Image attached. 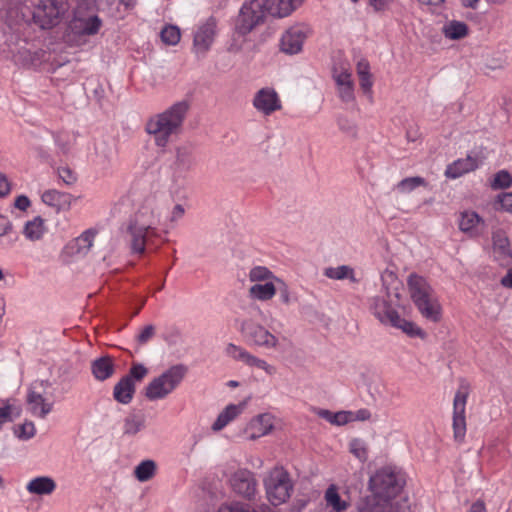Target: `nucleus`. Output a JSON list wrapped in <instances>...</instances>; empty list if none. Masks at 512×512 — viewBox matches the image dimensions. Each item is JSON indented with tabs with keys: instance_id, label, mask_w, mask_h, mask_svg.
Wrapping results in <instances>:
<instances>
[{
	"instance_id": "obj_46",
	"label": "nucleus",
	"mask_w": 512,
	"mask_h": 512,
	"mask_svg": "<svg viewBox=\"0 0 512 512\" xmlns=\"http://www.w3.org/2000/svg\"><path fill=\"white\" fill-rule=\"evenodd\" d=\"M276 277L273 276L272 272L263 266H257L251 269L249 273V279L251 282H261V281H271V279L275 280Z\"/></svg>"
},
{
	"instance_id": "obj_59",
	"label": "nucleus",
	"mask_w": 512,
	"mask_h": 512,
	"mask_svg": "<svg viewBox=\"0 0 512 512\" xmlns=\"http://www.w3.org/2000/svg\"><path fill=\"white\" fill-rule=\"evenodd\" d=\"M12 229L10 220L3 215H0V237L7 234Z\"/></svg>"
},
{
	"instance_id": "obj_27",
	"label": "nucleus",
	"mask_w": 512,
	"mask_h": 512,
	"mask_svg": "<svg viewBox=\"0 0 512 512\" xmlns=\"http://www.w3.org/2000/svg\"><path fill=\"white\" fill-rule=\"evenodd\" d=\"M477 167L478 160L471 156H467L464 159H458L448 165L445 174L449 178L456 179L465 173L475 170Z\"/></svg>"
},
{
	"instance_id": "obj_45",
	"label": "nucleus",
	"mask_w": 512,
	"mask_h": 512,
	"mask_svg": "<svg viewBox=\"0 0 512 512\" xmlns=\"http://www.w3.org/2000/svg\"><path fill=\"white\" fill-rule=\"evenodd\" d=\"M161 40L167 45H176L180 41V30L177 26L167 25L161 33Z\"/></svg>"
},
{
	"instance_id": "obj_23",
	"label": "nucleus",
	"mask_w": 512,
	"mask_h": 512,
	"mask_svg": "<svg viewBox=\"0 0 512 512\" xmlns=\"http://www.w3.org/2000/svg\"><path fill=\"white\" fill-rule=\"evenodd\" d=\"M56 487L55 480L50 476H37L26 484V490L29 494L40 497L53 494Z\"/></svg>"
},
{
	"instance_id": "obj_35",
	"label": "nucleus",
	"mask_w": 512,
	"mask_h": 512,
	"mask_svg": "<svg viewBox=\"0 0 512 512\" xmlns=\"http://www.w3.org/2000/svg\"><path fill=\"white\" fill-rule=\"evenodd\" d=\"M317 415L328 421L329 423L337 426L345 425L352 421L353 415L351 411H339L333 413L326 409H319Z\"/></svg>"
},
{
	"instance_id": "obj_54",
	"label": "nucleus",
	"mask_w": 512,
	"mask_h": 512,
	"mask_svg": "<svg viewBox=\"0 0 512 512\" xmlns=\"http://www.w3.org/2000/svg\"><path fill=\"white\" fill-rule=\"evenodd\" d=\"M155 335V326L152 324L146 325L137 336V342L141 345L146 344Z\"/></svg>"
},
{
	"instance_id": "obj_31",
	"label": "nucleus",
	"mask_w": 512,
	"mask_h": 512,
	"mask_svg": "<svg viewBox=\"0 0 512 512\" xmlns=\"http://www.w3.org/2000/svg\"><path fill=\"white\" fill-rule=\"evenodd\" d=\"M484 224V220L474 211H464L459 220V228L470 236H477V227Z\"/></svg>"
},
{
	"instance_id": "obj_49",
	"label": "nucleus",
	"mask_w": 512,
	"mask_h": 512,
	"mask_svg": "<svg viewBox=\"0 0 512 512\" xmlns=\"http://www.w3.org/2000/svg\"><path fill=\"white\" fill-rule=\"evenodd\" d=\"M332 74H352L349 61L341 56L335 57L332 65Z\"/></svg>"
},
{
	"instance_id": "obj_42",
	"label": "nucleus",
	"mask_w": 512,
	"mask_h": 512,
	"mask_svg": "<svg viewBox=\"0 0 512 512\" xmlns=\"http://www.w3.org/2000/svg\"><path fill=\"white\" fill-rule=\"evenodd\" d=\"M420 186H426V181L423 177L414 176L402 179L394 189L401 194L410 193Z\"/></svg>"
},
{
	"instance_id": "obj_33",
	"label": "nucleus",
	"mask_w": 512,
	"mask_h": 512,
	"mask_svg": "<svg viewBox=\"0 0 512 512\" xmlns=\"http://www.w3.org/2000/svg\"><path fill=\"white\" fill-rule=\"evenodd\" d=\"M276 282L267 281L264 284L257 283L250 287L249 295L260 301L270 300L276 294Z\"/></svg>"
},
{
	"instance_id": "obj_44",
	"label": "nucleus",
	"mask_w": 512,
	"mask_h": 512,
	"mask_svg": "<svg viewBox=\"0 0 512 512\" xmlns=\"http://www.w3.org/2000/svg\"><path fill=\"white\" fill-rule=\"evenodd\" d=\"M349 451L361 462L368 459L367 445L362 439H352L349 443Z\"/></svg>"
},
{
	"instance_id": "obj_50",
	"label": "nucleus",
	"mask_w": 512,
	"mask_h": 512,
	"mask_svg": "<svg viewBox=\"0 0 512 512\" xmlns=\"http://www.w3.org/2000/svg\"><path fill=\"white\" fill-rule=\"evenodd\" d=\"M35 432L36 429L34 423L31 421H26L19 426V429L16 433L20 439L28 440L35 435Z\"/></svg>"
},
{
	"instance_id": "obj_37",
	"label": "nucleus",
	"mask_w": 512,
	"mask_h": 512,
	"mask_svg": "<svg viewBox=\"0 0 512 512\" xmlns=\"http://www.w3.org/2000/svg\"><path fill=\"white\" fill-rule=\"evenodd\" d=\"M324 275L329 279H335V280L349 279L353 283L358 282V279L355 278L354 269L348 265H341L338 267H328L324 270Z\"/></svg>"
},
{
	"instance_id": "obj_4",
	"label": "nucleus",
	"mask_w": 512,
	"mask_h": 512,
	"mask_svg": "<svg viewBox=\"0 0 512 512\" xmlns=\"http://www.w3.org/2000/svg\"><path fill=\"white\" fill-rule=\"evenodd\" d=\"M371 310L381 323L400 329L411 337H425V332L421 328L413 322L401 318L387 298L380 296L374 297L371 303Z\"/></svg>"
},
{
	"instance_id": "obj_57",
	"label": "nucleus",
	"mask_w": 512,
	"mask_h": 512,
	"mask_svg": "<svg viewBox=\"0 0 512 512\" xmlns=\"http://www.w3.org/2000/svg\"><path fill=\"white\" fill-rule=\"evenodd\" d=\"M10 183L5 174L0 173V197H5L10 192Z\"/></svg>"
},
{
	"instance_id": "obj_47",
	"label": "nucleus",
	"mask_w": 512,
	"mask_h": 512,
	"mask_svg": "<svg viewBox=\"0 0 512 512\" xmlns=\"http://www.w3.org/2000/svg\"><path fill=\"white\" fill-rule=\"evenodd\" d=\"M494 207L496 210L512 213V192H503L498 194Z\"/></svg>"
},
{
	"instance_id": "obj_52",
	"label": "nucleus",
	"mask_w": 512,
	"mask_h": 512,
	"mask_svg": "<svg viewBox=\"0 0 512 512\" xmlns=\"http://www.w3.org/2000/svg\"><path fill=\"white\" fill-rule=\"evenodd\" d=\"M58 176L66 185H73L77 180L76 174L69 167L59 168Z\"/></svg>"
},
{
	"instance_id": "obj_41",
	"label": "nucleus",
	"mask_w": 512,
	"mask_h": 512,
	"mask_svg": "<svg viewBox=\"0 0 512 512\" xmlns=\"http://www.w3.org/2000/svg\"><path fill=\"white\" fill-rule=\"evenodd\" d=\"M156 472V464L153 460H144L134 469V475L140 482L150 480Z\"/></svg>"
},
{
	"instance_id": "obj_60",
	"label": "nucleus",
	"mask_w": 512,
	"mask_h": 512,
	"mask_svg": "<svg viewBox=\"0 0 512 512\" xmlns=\"http://www.w3.org/2000/svg\"><path fill=\"white\" fill-rule=\"evenodd\" d=\"M353 418L352 421L359 420V421H365L370 419L371 413L367 409H360L356 412H352Z\"/></svg>"
},
{
	"instance_id": "obj_40",
	"label": "nucleus",
	"mask_w": 512,
	"mask_h": 512,
	"mask_svg": "<svg viewBox=\"0 0 512 512\" xmlns=\"http://www.w3.org/2000/svg\"><path fill=\"white\" fill-rule=\"evenodd\" d=\"M144 417L137 414H129L124 419L123 433L124 435L133 436L144 428Z\"/></svg>"
},
{
	"instance_id": "obj_16",
	"label": "nucleus",
	"mask_w": 512,
	"mask_h": 512,
	"mask_svg": "<svg viewBox=\"0 0 512 512\" xmlns=\"http://www.w3.org/2000/svg\"><path fill=\"white\" fill-rule=\"evenodd\" d=\"M231 487L235 493L253 499L257 491V481L254 474L247 469L237 470L230 479Z\"/></svg>"
},
{
	"instance_id": "obj_13",
	"label": "nucleus",
	"mask_w": 512,
	"mask_h": 512,
	"mask_svg": "<svg viewBox=\"0 0 512 512\" xmlns=\"http://www.w3.org/2000/svg\"><path fill=\"white\" fill-rule=\"evenodd\" d=\"M216 33V21L209 18L196 30L193 38V52L198 58H203L209 51Z\"/></svg>"
},
{
	"instance_id": "obj_43",
	"label": "nucleus",
	"mask_w": 512,
	"mask_h": 512,
	"mask_svg": "<svg viewBox=\"0 0 512 512\" xmlns=\"http://www.w3.org/2000/svg\"><path fill=\"white\" fill-rule=\"evenodd\" d=\"M512 185V176L506 170L498 171L490 181L493 190L506 189Z\"/></svg>"
},
{
	"instance_id": "obj_36",
	"label": "nucleus",
	"mask_w": 512,
	"mask_h": 512,
	"mask_svg": "<svg viewBox=\"0 0 512 512\" xmlns=\"http://www.w3.org/2000/svg\"><path fill=\"white\" fill-rule=\"evenodd\" d=\"M442 31L446 38L459 40L467 36L468 26L462 21L452 20L443 26Z\"/></svg>"
},
{
	"instance_id": "obj_39",
	"label": "nucleus",
	"mask_w": 512,
	"mask_h": 512,
	"mask_svg": "<svg viewBox=\"0 0 512 512\" xmlns=\"http://www.w3.org/2000/svg\"><path fill=\"white\" fill-rule=\"evenodd\" d=\"M357 74L359 76L360 87L364 93H371L373 82L371 80L370 64L367 60L361 59L358 61Z\"/></svg>"
},
{
	"instance_id": "obj_17",
	"label": "nucleus",
	"mask_w": 512,
	"mask_h": 512,
	"mask_svg": "<svg viewBox=\"0 0 512 512\" xmlns=\"http://www.w3.org/2000/svg\"><path fill=\"white\" fill-rule=\"evenodd\" d=\"M225 353L227 356L237 361H241L248 366L257 367L261 370H264L268 375H274L276 373V368L273 365H270L265 360L250 354L244 348L233 343H229L226 346Z\"/></svg>"
},
{
	"instance_id": "obj_15",
	"label": "nucleus",
	"mask_w": 512,
	"mask_h": 512,
	"mask_svg": "<svg viewBox=\"0 0 512 512\" xmlns=\"http://www.w3.org/2000/svg\"><path fill=\"white\" fill-rule=\"evenodd\" d=\"M467 397V392L458 390L453 400V431L454 439L457 442H462L466 434L465 407Z\"/></svg>"
},
{
	"instance_id": "obj_28",
	"label": "nucleus",
	"mask_w": 512,
	"mask_h": 512,
	"mask_svg": "<svg viewBox=\"0 0 512 512\" xmlns=\"http://www.w3.org/2000/svg\"><path fill=\"white\" fill-rule=\"evenodd\" d=\"M245 408V403L240 404H229L226 408L218 415L215 422L212 424L211 429L214 432L222 430L231 421H233Z\"/></svg>"
},
{
	"instance_id": "obj_58",
	"label": "nucleus",
	"mask_w": 512,
	"mask_h": 512,
	"mask_svg": "<svg viewBox=\"0 0 512 512\" xmlns=\"http://www.w3.org/2000/svg\"><path fill=\"white\" fill-rule=\"evenodd\" d=\"M30 204L31 202L29 198L25 195L18 196L14 202V206L21 211H25L30 206Z\"/></svg>"
},
{
	"instance_id": "obj_22",
	"label": "nucleus",
	"mask_w": 512,
	"mask_h": 512,
	"mask_svg": "<svg viewBox=\"0 0 512 512\" xmlns=\"http://www.w3.org/2000/svg\"><path fill=\"white\" fill-rule=\"evenodd\" d=\"M194 148L191 144H183L175 148V161L173 173L181 176L190 171L195 165Z\"/></svg>"
},
{
	"instance_id": "obj_19",
	"label": "nucleus",
	"mask_w": 512,
	"mask_h": 512,
	"mask_svg": "<svg viewBox=\"0 0 512 512\" xmlns=\"http://www.w3.org/2000/svg\"><path fill=\"white\" fill-rule=\"evenodd\" d=\"M266 16L260 9H254L251 2L242 6L237 20V30L240 34L250 33L257 25L264 22Z\"/></svg>"
},
{
	"instance_id": "obj_64",
	"label": "nucleus",
	"mask_w": 512,
	"mask_h": 512,
	"mask_svg": "<svg viewBox=\"0 0 512 512\" xmlns=\"http://www.w3.org/2000/svg\"><path fill=\"white\" fill-rule=\"evenodd\" d=\"M501 285L506 288H512V267L508 270L506 275L501 279Z\"/></svg>"
},
{
	"instance_id": "obj_21",
	"label": "nucleus",
	"mask_w": 512,
	"mask_h": 512,
	"mask_svg": "<svg viewBox=\"0 0 512 512\" xmlns=\"http://www.w3.org/2000/svg\"><path fill=\"white\" fill-rule=\"evenodd\" d=\"M359 512H399L398 502H393L374 493L365 497L358 505Z\"/></svg>"
},
{
	"instance_id": "obj_61",
	"label": "nucleus",
	"mask_w": 512,
	"mask_h": 512,
	"mask_svg": "<svg viewBox=\"0 0 512 512\" xmlns=\"http://www.w3.org/2000/svg\"><path fill=\"white\" fill-rule=\"evenodd\" d=\"M393 2H394V0H369V3L377 11L386 9Z\"/></svg>"
},
{
	"instance_id": "obj_18",
	"label": "nucleus",
	"mask_w": 512,
	"mask_h": 512,
	"mask_svg": "<svg viewBox=\"0 0 512 512\" xmlns=\"http://www.w3.org/2000/svg\"><path fill=\"white\" fill-rule=\"evenodd\" d=\"M492 245L494 259L501 266H508L512 263V249L507 233L497 228L492 231Z\"/></svg>"
},
{
	"instance_id": "obj_29",
	"label": "nucleus",
	"mask_w": 512,
	"mask_h": 512,
	"mask_svg": "<svg viewBox=\"0 0 512 512\" xmlns=\"http://www.w3.org/2000/svg\"><path fill=\"white\" fill-rule=\"evenodd\" d=\"M114 371L115 365L109 356H102L91 362V372L98 381L110 378Z\"/></svg>"
},
{
	"instance_id": "obj_8",
	"label": "nucleus",
	"mask_w": 512,
	"mask_h": 512,
	"mask_svg": "<svg viewBox=\"0 0 512 512\" xmlns=\"http://www.w3.org/2000/svg\"><path fill=\"white\" fill-rule=\"evenodd\" d=\"M267 498L274 506L286 502L293 490L289 474L283 468L276 467L264 480Z\"/></svg>"
},
{
	"instance_id": "obj_26",
	"label": "nucleus",
	"mask_w": 512,
	"mask_h": 512,
	"mask_svg": "<svg viewBox=\"0 0 512 512\" xmlns=\"http://www.w3.org/2000/svg\"><path fill=\"white\" fill-rule=\"evenodd\" d=\"M96 233L97 232L93 229L84 231L80 236L74 239L67 248L71 250L72 254L80 256L87 255L93 245Z\"/></svg>"
},
{
	"instance_id": "obj_48",
	"label": "nucleus",
	"mask_w": 512,
	"mask_h": 512,
	"mask_svg": "<svg viewBox=\"0 0 512 512\" xmlns=\"http://www.w3.org/2000/svg\"><path fill=\"white\" fill-rule=\"evenodd\" d=\"M337 91L340 99L343 102H352L355 99L354 96V82H347L337 85Z\"/></svg>"
},
{
	"instance_id": "obj_63",
	"label": "nucleus",
	"mask_w": 512,
	"mask_h": 512,
	"mask_svg": "<svg viewBox=\"0 0 512 512\" xmlns=\"http://www.w3.org/2000/svg\"><path fill=\"white\" fill-rule=\"evenodd\" d=\"M185 210L184 207L181 204H177L174 206L172 213H171V221H176L184 215Z\"/></svg>"
},
{
	"instance_id": "obj_53",
	"label": "nucleus",
	"mask_w": 512,
	"mask_h": 512,
	"mask_svg": "<svg viewBox=\"0 0 512 512\" xmlns=\"http://www.w3.org/2000/svg\"><path fill=\"white\" fill-rule=\"evenodd\" d=\"M276 281V292L279 294L280 301L284 304L290 303V292L288 286L280 279L275 278Z\"/></svg>"
},
{
	"instance_id": "obj_56",
	"label": "nucleus",
	"mask_w": 512,
	"mask_h": 512,
	"mask_svg": "<svg viewBox=\"0 0 512 512\" xmlns=\"http://www.w3.org/2000/svg\"><path fill=\"white\" fill-rule=\"evenodd\" d=\"M304 0H282L283 13H292Z\"/></svg>"
},
{
	"instance_id": "obj_51",
	"label": "nucleus",
	"mask_w": 512,
	"mask_h": 512,
	"mask_svg": "<svg viewBox=\"0 0 512 512\" xmlns=\"http://www.w3.org/2000/svg\"><path fill=\"white\" fill-rule=\"evenodd\" d=\"M148 373V369L140 363H135L131 366L129 373L126 376H130L131 380L141 381Z\"/></svg>"
},
{
	"instance_id": "obj_6",
	"label": "nucleus",
	"mask_w": 512,
	"mask_h": 512,
	"mask_svg": "<svg viewBox=\"0 0 512 512\" xmlns=\"http://www.w3.org/2000/svg\"><path fill=\"white\" fill-rule=\"evenodd\" d=\"M26 3V0H22ZM33 6L32 20L41 29L56 26L70 7V0H29Z\"/></svg>"
},
{
	"instance_id": "obj_55",
	"label": "nucleus",
	"mask_w": 512,
	"mask_h": 512,
	"mask_svg": "<svg viewBox=\"0 0 512 512\" xmlns=\"http://www.w3.org/2000/svg\"><path fill=\"white\" fill-rule=\"evenodd\" d=\"M218 512H250V510L244 504L234 502L221 505Z\"/></svg>"
},
{
	"instance_id": "obj_24",
	"label": "nucleus",
	"mask_w": 512,
	"mask_h": 512,
	"mask_svg": "<svg viewBox=\"0 0 512 512\" xmlns=\"http://www.w3.org/2000/svg\"><path fill=\"white\" fill-rule=\"evenodd\" d=\"M273 428L272 416L268 413L260 414L251 420L248 430L250 434L248 438L250 440L258 439L264 435H267Z\"/></svg>"
},
{
	"instance_id": "obj_12",
	"label": "nucleus",
	"mask_w": 512,
	"mask_h": 512,
	"mask_svg": "<svg viewBox=\"0 0 512 512\" xmlns=\"http://www.w3.org/2000/svg\"><path fill=\"white\" fill-rule=\"evenodd\" d=\"M240 330L247 341L255 346L273 349L278 345V338L260 324L243 321Z\"/></svg>"
},
{
	"instance_id": "obj_32",
	"label": "nucleus",
	"mask_w": 512,
	"mask_h": 512,
	"mask_svg": "<svg viewBox=\"0 0 512 512\" xmlns=\"http://www.w3.org/2000/svg\"><path fill=\"white\" fill-rule=\"evenodd\" d=\"M253 4L254 9H260L263 14L267 17L268 15L283 18L291 13H283L282 0H278L277 4L274 0H250Z\"/></svg>"
},
{
	"instance_id": "obj_20",
	"label": "nucleus",
	"mask_w": 512,
	"mask_h": 512,
	"mask_svg": "<svg viewBox=\"0 0 512 512\" xmlns=\"http://www.w3.org/2000/svg\"><path fill=\"white\" fill-rule=\"evenodd\" d=\"M253 106L264 115H271L282 107L277 92L268 87L262 88L256 92L253 99Z\"/></svg>"
},
{
	"instance_id": "obj_25",
	"label": "nucleus",
	"mask_w": 512,
	"mask_h": 512,
	"mask_svg": "<svg viewBox=\"0 0 512 512\" xmlns=\"http://www.w3.org/2000/svg\"><path fill=\"white\" fill-rule=\"evenodd\" d=\"M135 393V384L130 376L122 377L113 388L114 399L121 404H129Z\"/></svg>"
},
{
	"instance_id": "obj_5",
	"label": "nucleus",
	"mask_w": 512,
	"mask_h": 512,
	"mask_svg": "<svg viewBox=\"0 0 512 512\" xmlns=\"http://www.w3.org/2000/svg\"><path fill=\"white\" fill-rule=\"evenodd\" d=\"M188 368L184 364H176L155 377L146 387L144 394L150 401L166 398L183 381Z\"/></svg>"
},
{
	"instance_id": "obj_1",
	"label": "nucleus",
	"mask_w": 512,
	"mask_h": 512,
	"mask_svg": "<svg viewBox=\"0 0 512 512\" xmlns=\"http://www.w3.org/2000/svg\"><path fill=\"white\" fill-rule=\"evenodd\" d=\"M188 110V102L180 101L147 121L146 132L154 137L157 146L165 147L171 136L181 131Z\"/></svg>"
},
{
	"instance_id": "obj_2",
	"label": "nucleus",
	"mask_w": 512,
	"mask_h": 512,
	"mask_svg": "<svg viewBox=\"0 0 512 512\" xmlns=\"http://www.w3.org/2000/svg\"><path fill=\"white\" fill-rule=\"evenodd\" d=\"M407 286L410 297L422 317L433 323L439 322L441 319V305L427 279L412 273L408 276Z\"/></svg>"
},
{
	"instance_id": "obj_30",
	"label": "nucleus",
	"mask_w": 512,
	"mask_h": 512,
	"mask_svg": "<svg viewBox=\"0 0 512 512\" xmlns=\"http://www.w3.org/2000/svg\"><path fill=\"white\" fill-rule=\"evenodd\" d=\"M42 201L59 210H68L72 204L73 197L71 194L57 190H47L42 194Z\"/></svg>"
},
{
	"instance_id": "obj_9",
	"label": "nucleus",
	"mask_w": 512,
	"mask_h": 512,
	"mask_svg": "<svg viewBox=\"0 0 512 512\" xmlns=\"http://www.w3.org/2000/svg\"><path fill=\"white\" fill-rule=\"evenodd\" d=\"M130 248L133 253L143 254L147 241L157 235L155 221L146 220L144 212H139L128 226Z\"/></svg>"
},
{
	"instance_id": "obj_11",
	"label": "nucleus",
	"mask_w": 512,
	"mask_h": 512,
	"mask_svg": "<svg viewBox=\"0 0 512 512\" xmlns=\"http://www.w3.org/2000/svg\"><path fill=\"white\" fill-rule=\"evenodd\" d=\"M310 34L311 28L305 23L290 26L281 36L280 50L288 55L298 54Z\"/></svg>"
},
{
	"instance_id": "obj_7",
	"label": "nucleus",
	"mask_w": 512,
	"mask_h": 512,
	"mask_svg": "<svg viewBox=\"0 0 512 512\" xmlns=\"http://www.w3.org/2000/svg\"><path fill=\"white\" fill-rule=\"evenodd\" d=\"M102 26L103 21L94 13L93 6L86 0L78 1L70 23L72 32L79 36H94Z\"/></svg>"
},
{
	"instance_id": "obj_3",
	"label": "nucleus",
	"mask_w": 512,
	"mask_h": 512,
	"mask_svg": "<svg viewBox=\"0 0 512 512\" xmlns=\"http://www.w3.org/2000/svg\"><path fill=\"white\" fill-rule=\"evenodd\" d=\"M406 484L403 471L397 467L385 466L375 472L369 479L371 493L393 502Z\"/></svg>"
},
{
	"instance_id": "obj_10",
	"label": "nucleus",
	"mask_w": 512,
	"mask_h": 512,
	"mask_svg": "<svg viewBox=\"0 0 512 512\" xmlns=\"http://www.w3.org/2000/svg\"><path fill=\"white\" fill-rule=\"evenodd\" d=\"M51 386L48 380L34 382L27 395V404L32 415L44 419L53 409V403L44 397L47 388Z\"/></svg>"
},
{
	"instance_id": "obj_38",
	"label": "nucleus",
	"mask_w": 512,
	"mask_h": 512,
	"mask_svg": "<svg viewBox=\"0 0 512 512\" xmlns=\"http://www.w3.org/2000/svg\"><path fill=\"white\" fill-rule=\"evenodd\" d=\"M325 500L327 506L331 507L335 512H343L348 508V503L343 500L335 485H330L325 492Z\"/></svg>"
},
{
	"instance_id": "obj_34",
	"label": "nucleus",
	"mask_w": 512,
	"mask_h": 512,
	"mask_svg": "<svg viewBox=\"0 0 512 512\" xmlns=\"http://www.w3.org/2000/svg\"><path fill=\"white\" fill-rule=\"evenodd\" d=\"M45 231L44 220L40 216H37L25 223L23 235L30 241H38L43 237Z\"/></svg>"
},
{
	"instance_id": "obj_14",
	"label": "nucleus",
	"mask_w": 512,
	"mask_h": 512,
	"mask_svg": "<svg viewBox=\"0 0 512 512\" xmlns=\"http://www.w3.org/2000/svg\"><path fill=\"white\" fill-rule=\"evenodd\" d=\"M15 61L27 67H37L46 58V51L37 47L35 44L22 41V44L16 49H11Z\"/></svg>"
},
{
	"instance_id": "obj_62",
	"label": "nucleus",
	"mask_w": 512,
	"mask_h": 512,
	"mask_svg": "<svg viewBox=\"0 0 512 512\" xmlns=\"http://www.w3.org/2000/svg\"><path fill=\"white\" fill-rule=\"evenodd\" d=\"M332 77L337 85H340L342 83L352 82V74H332Z\"/></svg>"
}]
</instances>
